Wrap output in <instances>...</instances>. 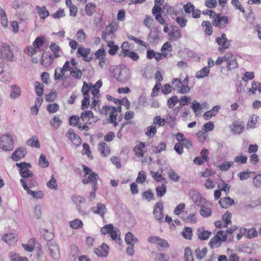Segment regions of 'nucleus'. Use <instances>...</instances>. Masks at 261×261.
Instances as JSON below:
<instances>
[{
    "mask_svg": "<svg viewBox=\"0 0 261 261\" xmlns=\"http://www.w3.org/2000/svg\"><path fill=\"white\" fill-rule=\"evenodd\" d=\"M121 111L120 106L117 108L113 106H103L101 110L102 113L109 115V122L113 124L114 126H116L118 121L120 120V117L119 114Z\"/></svg>",
    "mask_w": 261,
    "mask_h": 261,
    "instance_id": "nucleus-1",
    "label": "nucleus"
},
{
    "mask_svg": "<svg viewBox=\"0 0 261 261\" xmlns=\"http://www.w3.org/2000/svg\"><path fill=\"white\" fill-rule=\"evenodd\" d=\"M189 77L186 75L182 81L180 78H174L171 81L173 89L180 94L188 93L191 89L188 86Z\"/></svg>",
    "mask_w": 261,
    "mask_h": 261,
    "instance_id": "nucleus-2",
    "label": "nucleus"
},
{
    "mask_svg": "<svg viewBox=\"0 0 261 261\" xmlns=\"http://www.w3.org/2000/svg\"><path fill=\"white\" fill-rule=\"evenodd\" d=\"M45 43V38L42 36L38 37L33 42L32 44L27 46L23 53L29 57H33L38 52L41 51V47Z\"/></svg>",
    "mask_w": 261,
    "mask_h": 261,
    "instance_id": "nucleus-3",
    "label": "nucleus"
},
{
    "mask_svg": "<svg viewBox=\"0 0 261 261\" xmlns=\"http://www.w3.org/2000/svg\"><path fill=\"white\" fill-rule=\"evenodd\" d=\"M84 172V178L82 182L84 184H91L93 187H94V190H97V180L98 175L96 173L93 172L91 169L85 165H83Z\"/></svg>",
    "mask_w": 261,
    "mask_h": 261,
    "instance_id": "nucleus-4",
    "label": "nucleus"
},
{
    "mask_svg": "<svg viewBox=\"0 0 261 261\" xmlns=\"http://www.w3.org/2000/svg\"><path fill=\"white\" fill-rule=\"evenodd\" d=\"M100 231L103 234L109 233L112 239L118 244H120L122 242V240L120 239V231L119 229L118 228L114 227L111 224L106 225L102 227Z\"/></svg>",
    "mask_w": 261,
    "mask_h": 261,
    "instance_id": "nucleus-5",
    "label": "nucleus"
},
{
    "mask_svg": "<svg viewBox=\"0 0 261 261\" xmlns=\"http://www.w3.org/2000/svg\"><path fill=\"white\" fill-rule=\"evenodd\" d=\"M113 76L118 82H126L130 77V70L126 66L116 67L114 70Z\"/></svg>",
    "mask_w": 261,
    "mask_h": 261,
    "instance_id": "nucleus-6",
    "label": "nucleus"
},
{
    "mask_svg": "<svg viewBox=\"0 0 261 261\" xmlns=\"http://www.w3.org/2000/svg\"><path fill=\"white\" fill-rule=\"evenodd\" d=\"M0 148L4 151H11L14 148L13 136L6 134L0 137Z\"/></svg>",
    "mask_w": 261,
    "mask_h": 261,
    "instance_id": "nucleus-7",
    "label": "nucleus"
},
{
    "mask_svg": "<svg viewBox=\"0 0 261 261\" xmlns=\"http://www.w3.org/2000/svg\"><path fill=\"white\" fill-rule=\"evenodd\" d=\"M227 239L226 233L222 230L217 232L216 236H214L209 242V246L212 249L219 247L223 242Z\"/></svg>",
    "mask_w": 261,
    "mask_h": 261,
    "instance_id": "nucleus-8",
    "label": "nucleus"
},
{
    "mask_svg": "<svg viewBox=\"0 0 261 261\" xmlns=\"http://www.w3.org/2000/svg\"><path fill=\"white\" fill-rule=\"evenodd\" d=\"M0 54L3 60L8 62L13 61V53L10 45L6 43H3L0 45Z\"/></svg>",
    "mask_w": 261,
    "mask_h": 261,
    "instance_id": "nucleus-9",
    "label": "nucleus"
},
{
    "mask_svg": "<svg viewBox=\"0 0 261 261\" xmlns=\"http://www.w3.org/2000/svg\"><path fill=\"white\" fill-rule=\"evenodd\" d=\"M16 166L19 168V173L22 177L27 178L33 175L32 172L29 170L31 167L30 163L21 162L16 163Z\"/></svg>",
    "mask_w": 261,
    "mask_h": 261,
    "instance_id": "nucleus-10",
    "label": "nucleus"
},
{
    "mask_svg": "<svg viewBox=\"0 0 261 261\" xmlns=\"http://www.w3.org/2000/svg\"><path fill=\"white\" fill-rule=\"evenodd\" d=\"M118 28L117 24L115 22L111 23L109 25H107L106 29L102 33V39L106 41H109L111 39L113 35V33L115 32Z\"/></svg>",
    "mask_w": 261,
    "mask_h": 261,
    "instance_id": "nucleus-11",
    "label": "nucleus"
},
{
    "mask_svg": "<svg viewBox=\"0 0 261 261\" xmlns=\"http://www.w3.org/2000/svg\"><path fill=\"white\" fill-rule=\"evenodd\" d=\"M20 182H21L24 190L27 191V194L31 195L33 198L40 199L44 197V193L42 191H34L29 189L24 179L22 178L20 179Z\"/></svg>",
    "mask_w": 261,
    "mask_h": 261,
    "instance_id": "nucleus-12",
    "label": "nucleus"
},
{
    "mask_svg": "<svg viewBox=\"0 0 261 261\" xmlns=\"http://www.w3.org/2000/svg\"><path fill=\"white\" fill-rule=\"evenodd\" d=\"M199 207H200L199 213L204 218L209 217L212 215V204L206 200Z\"/></svg>",
    "mask_w": 261,
    "mask_h": 261,
    "instance_id": "nucleus-13",
    "label": "nucleus"
},
{
    "mask_svg": "<svg viewBox=\"0 0 261 261\" xmlns=\"http://www.w3.org/2000/svg\"><path fill=\"white\" fill-rule=\"evenodd\" d=\"M153 214L155 219L159 222L163 221V205L161 202H157L154 206Z\"/></svg>",
    "mask_w": 261,
    "mask_h": 261,
    "instance_id": "nucleus-14",
    "label": "nucleus"
},
{
    "mask_svg": "<svg viewBox=\"0 0 261 261\" xmlns=\"http://www.w3.org/2000/svg\"><path fill=\"white\" fill-rule=\"evenodd\" d=\"M189 196L193 202L198 206L201 205L206 200L198 192L196 191H190Z\"/></svg>",
    "mask_w": 261,
    "mask_h": 261,
    "instance_id": "nucleus-15",
    "label": "nucleus"
},
{
    "mask_svg": "<svg viewBox=\"0 0 261 261\" xmlns=\"http://www.w3.org/2000/svg\"><path fill=\"white\" fill-rule=\"evenodd\" d=\"M81 119L84 123H91L97 121V117L94 116L93 113L90 111H86L82 113Z\"/></svg>",
    "mask_w": 261,
    "mask_h": 261,
    "instance_id": "nucleus-16",
    "label": "nucleus"
},
{
    "mask_svg": "<svg viewBox=\"0 0 261 261\" xmlns=\"http://www.w3.org/2000/svg\"><path fill=\"white\" fill-rule=\"evenodd\" d=\"M228 17L226 16H223L221 14H217L213 19L214 25L220 28H225L228 23Z\"/></svg>",
    "mask_w": 261,
    "mask_h": 261,
    "instance_id": "nucleus-17",
    "label": "nucleus"
},
{
    "mask_svg": "<svg viewBox=\"0 0 261 261\" xmlns=\"http://www.w3.org/2000/svg\"><path fill=\"white\" fill-rule=\"evenodd\" d=\"M226 60V64L227 70H231L238 67V63L236 61L233 55L231 53H227L225 55Z\"/></svg>",
    "mask_w": 261,
    "mask_h": 261,
    "instance_id": "nucleus-18",
    "label": "nucleus"
},
{
    "mask_svg": "<svg viewBox=\"0 0 261 261\" xmlns=\"http://www.w3.org/2000/svg\"><path fill=\"white\" fill-rule=\"evenodd\" d=\"M17 235L15 233H6L2 236V240L9 245H13L16 242Z\"/></svg>",
    "mask_w": 261,
    "mask_h": 261,
    "instance_id": "nucleus-19",
    "label": "nucleus"
},
{
    "mask_svg": "<svg viewBox=\"0 0 261 261\" xmlns=\"http://www.w3.org/2000/svg\"><path fill=\"white\" fill-rule=\"evenodd\" d=\"M148 241L152 244H156L161 247L168 248L169 245L167 241L158 236H152L148 238Z\"/></svg>",
    "mask_w": 261,
    "mask_h": 261,
    "instance_id": "nucleus-20",
    "label": "nucleus"
},
{
    "mask_svg": "<svg viewBox=\"0 0 261 261\" xmlns=\"http://www.w3.org/2000/svg\"><path fill=\"white\" fill-rule=\"evenodd\" d=\"M66 137L75 145H79L81 143L80 137L75 134L71 128L68 129L66 134Z\"/></svg>",
    "mask_w": 261,
    "mask_h": 261,
    "instance_id": "nucleus-21",
    "label": "nucleus"
},
{
    "mask_svg": "<svg viewBox=\"0 0 261 261\" xmlns=\"http://www.w3.org/2000/svg\"><path fill=\"white\" fill-rule=\"evenodd\" d=\"M91 211L96 214L103 217L107 212V208L104 204L97 203L96 205L91 208Z\"/></svg>",
    "mask_w": 261,
    "mask_h": 261,
    "instance_id": "nucleus-22",
    "label": "nucleus"
},
{
    "mask_svg": "<svg viewBox=\"0 0 261 261\" xmlns=\"http://www.w3.org/2000/svg\"><path fill=\"white\" fill-rule=\"evenodd\" d=\"M26 152V149L24 148L19 147L14 151L11 158L15 161H18L24 157Z\"/></svg>",
    "mask_w": 261,
    "mask_h": 261,
    "instance_id": "nucleus-23",
    "label": "nucleus"
},
{
    "mask_svg": "<svg viewBox=\"0 0 261 261\" xmlns=\"http://www.w3.org/2000/svg\"><path fill=\"white\" fill-rule=\"evenodd\" d=\"M109 246L106 244L103 243L97 248L95 249L94 252L98 256L106 257L109 253Z\"/></svg>",
    "mask_w": 261,
    "mask_h": 261,
    "instance_id": "nucleus-24",
    "label": "nucleus"
},
{
    "mask_svg": "<svg viewBox=\"0 0 261 261\" xmlns=\"http://www.w3.org/2000/svg\"><path fill=\"white\" fill-rule=\"evenodd\" d=\"M216 42L221 46V47L219 48V51H221L222 49L227 48L229 46V41L226 38V35L224 34H223L220 38H217Z\"/></svg>",
    "mask_w": 261,
    "mask_h": 261,
    "instance_id": "nucleus-25",
    "label": "nucleus"
},
{
    "mask_svg": "<svg viewBox=\"0 0 261 261\" xmlns=\"http://www.w3.org/2000/svg\"><path fill=\"white\" fill-rule=\"evenodd\" d=\"M10 98L13 99L18 98L21 95V90L19 86L13 84L10 86Z\"/></svg>",
    "mask_w": 261,
    "mask_h": 261,
    "instance_id": "nucleus-26",
    "label": "nucleus"
},
{
    "mask_svg": "<svg viewBox=\"0 0 261 261\" xmlns=\"http://www.w3.org/2000/svg\"><path fill=\"white\" fill-rule=\"evenodd\" d=\"M90 53V49L88 48L84 47H79L77 48L76 56L77 57H83L86 61H89L90 59H88V56Z\"/></svg>",
    "mask_w": 261,
    "mask_h": 261,
    "instance_id": "nucleus-27",
    "label": "nucleus"
},
{
    "mask_svg": "<svg viewBox=\"0 0 261 261\" xmlns=\"http://www.w3.org/2000/svg\"><path fill=\"white\" fill-rule=\"evenodd\" d=\"M221 107L219 105L215 106L213 109L204 113L203 117L205 120H208L212 117L215 116L219 112Z\"/></svg>",
    "mask_w": 261,
    "mask_h": 261,
    "instance_id": "nucleus-28",
    "label": "nucleus"
},
{
    "mask_svg": "<svg viewBox=\"0 0 261 261\" xmlns=\"http://www.w3.org/2000/svg\"><path fill=\"white\" fill-rule=\"evenodd\" d=\"M211 231L204 230L203 227H200L197 229L198 238L201 240H206L211 236Z\"/></svg>",
    "mask_w": 261,
    "mask_h": 261,
    "instance_id": "nucleus-29",
    "label": "nucleus"
},
{
    "mask_svg": "<svg viewBox=\"0 0 261 261\" xmlns=\"http://www.w3.org/2000/svg\"><path fill=\"white\" fill-rule=\"evenodd\" d=\"M149 41L150 42H157L159 39V31L156 27L151 29L149 35Z\"/></svg>",
    "mask_w": 261,
    "mask_h": 261,
    "instance_id": "nucleus-30",
    "label": "nucleus"
},
{
    "mask_svg": "<svg viewBox=\"0 0 261 261\" xmlns=\"http://www.w3.org/2000/svg\"><path fill=\"white\" fill-rule=\"evenodd\" d=\"M231 128L232 131L236 134H239L244 130V127L243 124L240 121H234L233 122Z\"/></svg>",
    "mask_w": 261,
    "mask_h": 261,
    "instance_id": "nucleus-31",
    "label": "nucleus"
},
{
    "mask_svg": "<svg viewBox=\"0 0 261 261\" xmlns=\"http://www.w3.org/2000/svg\"><path fill=\"white\" fill-rule=\"evenodd\" d=\"M50 255L54 259H58L60 257V252L58 247L54 244H50L49 246Z\"/></svg>",
    "mask_w": 261,
    "mask_h": 261,
    "instance_id": "nucleus-32",
    "label": "nucleus"
},
{
    "mask_svg": "<svg viewBox=\"0 0 261 261\" xmlns=\"http://www.w3.org/2000/svg\"><path fill=\"white\" fill-rule=\"evenodd\" d=\"M243 233H245V236L248 239H252L257 236L258 233L256 229L252 227L249 229L242 228Z\"/></svg>",
    "mask_w": 261,
    "mask_h": 261,
    "instance_id": "nucleus-33",
    "label": "nucleus"
},
{
    "mask_svg": "<svg viewBox=\"0 0 261 261\" xmlns=\"http://www.w3.org/2000/svg\"><path fill=\"white\" fill-rule=\"evenodd\" d=\"M98 150L103 156H107L110 154V148L108 144L105 142H101L98 144Z\"/></svg>",
    "mask_w": 261,
    "mask_h": 261,
    "instance_id": "nucleus-34",
    "label": "nucleus"
},
{
    "mask_svg": "<svg viewBox=\"0 0 261 261\" xmlns=\"http://www.w3.org/2000/svg\"><path fill=\"white\" fill-rule=\"evenodd\" d=\"M145 143L142 142L136 145L134 149L135 154L138 157H142L145 152Z\"/></svg>",
    "mask_w": 261,
    "mask_h": 261,
    "instance_id": "nucleus-35",
    "label": "nucleus"
},
{
    "mask_svg": "<svg viewBox=\"0 0 261 261\" xmlns=\"http://www.w3.org/2000/svg\"><path fill=\"white\" fill-rule=\"evenodd\" d=\"M36 10H37L38 15L41 19L44 20L47 17L49 13L45 6L40 7L39 6H36Z\"/></svg>",
    "mask_w": 261,
    "mask_h": 261,
    "instance_id": "nucleus-36",
    "label": "nucleus"
},
{
    "mask_svg": "<svg viewBox=\"0 0 261 261\" xmlns=\"http://www.w3.org/2000/svg\"><path fill=\"white\" fill-rule=\"evenodd\" d=\"M125 241L128 245L134 246V245L138 242V239L133 233L129 232H127L125 235Z\"/></svg>",
    "mask_w": 261,
    "mask_h": 261,
    "instance_id": "nucleus-37",
    "label": "nucleus"
},
{
    "mask_svg": "<svg viewBox=\"0 0 261 261\" xmlns=\"http://www.w3.org/2000/svg\"><path fill=\"white\" fill-rule=\"evenodd\" d=\"M53 61L54 59L51 56L42 54L41 63L43 66L48 67L53 63Z\"/></svg>",
    "mask_w": 261,
    "mask_h": 261,
    "instance_id": "nucleus-38",
    "label": "nucleus"
},
{
    "mask_svg": "<svg viewBox=\"0 0 261 261\" xmlns=\"http://www.w3.org/2000/svg\"><path fill=\"white\" fill-rule=\"evenodd\" d=\"M233 200L229 197H225L219 200V203L222 208H228L233 203Z\"/></svg>",
    "mask_w": 261,
    "mask_h": 261,
    "instance_id": "nucleus-39",
    "label": "nucleus"
},
{
    "mask_svg": "<svg viewBox=\"0 0 261 261\" xmlns=\"http://www.w3.org/2000/svg\"><path fill=\"white\" fill-rule=\"evenodd\" d=\"M181 36V31L178 29H174L169 33V39L172 41L177 40Z\"/></svg>",
    "mask_w": 261,
    "mask_h": 261,
    "instance_id": "nucleus-40",
    "label": "nucleus"
},
{
    "mask_svg": "<svg viewBox=\"0 0 261 261\" xmlns=\"http://www.w3.org/2000/svg\"><path fill=\"white\" fill-rule=\"evenodd\" d=\"M107 42V46L110 47L108 53L111 56H114L119 49L118 46L115 45L114 42L112 41H108Z\"/></svg>",
    "mask_w": 261,
    "mask_h": 261,
    "instance_id": "nucleus-41",
    "label": "nucleus"
},
{
    "mask_svg": "<svg viewBox=\"0 0 261 261\" xmlns=\"http://www.w3.org/2000/svg\"><path fill=\"white\" fill-rule=\"evenodd\" d=\"M26 144L30 146L37 148L40 147V143L36 136H33L31 139L27 141Z\"/></svg>",
    "mask_w": 261,
    "mask_h": 261,
    "instance_id": "nucleus-42",
    "label": "nucleus"
},
{
    "mask_svg": "<svg viewBox=\"0 0 261 261\" xmlns=\"http://www.w3.org/2000/svg\"><path fill=\"white\" fill-rule=\"evenodd\" d=\"M11 261H29L26 257L21 256L18 254L10 252L9 254Z\"/></svg>",
    "mask_w": 261,
    "mask_h": 261,
    "instance_id": "nucleus-43",
    "label": "nucleus"
},
{
    "mask_svg": "<svg viewBox=\"0 0 261 261\" xmlns=\"http://www.w3.org/2000/svg\"><path fill=\"white\" fill-rule=\"evenodd\" d=\"M121 48L120 55L124 57H127V54L130 51V45L128 42H123L121 46Z\"/></svg>",
    "mask_w": 261,
    "mask_h": 261,
    "instance_id": "nucleus-44",
    "label": "nucleus"
},
{
    "mask_svg": "<svg viewBox=\"0 0 261 261\" xmlns=\"http://www.w3.org/2000/svg\"><path fill=\"white\" fill-rule=\"evenodd\" d=\"M210 69L207 67H204L202 69L198 71L196 73V77L197 79H201L206 77L210 73Z\"/></svg>",
    "mask_w": 261,
    "mask_h": 261,
    "instance_id": "nucleus-45",
    "label": "nucleus"
},
{
    "mask_svg": "<svg viewBox=\"0 0 261 261\" xmlns=\"http://www.w3.org/2000/svg\"><path fill=\"white\" fill-rule=\"evenodd\" d=\"M62 120L58 115H55L50 121V125L54 128H58L62 124Z\"/></svg>",
    "mask_w": 261,
    "mask_h": 261,
    "instance_id": "nucleus-46",
    "label": "nucleus"
},
{
    "mask_svg": "<svg viewBox=\"0 0 261 261\" xmlns=\"http://www.w3.org/2000/svg\"><path fill=\"white\" fill-rule=\"evenodd\" d=\"M71 76L77 80H79L82 77L83 72L81 70L76 67H72V69L70 72Z\"/></svg>",
    "mask_w": 261,
    "mask_h": 261,
    "instance_id": "nucleus-47",
    "label": "nucleus"
},
{
    "mask_svg": "<svg viewBox=\"0 0 261 261\" xmlns=\"http://www.w3.org/2000/svg\"><path fill=\"white\" fill-rule=\"evenodd\" d=\"M69 226L73 229H79L81 228L83 225V222L82 220L79 219H75L72 221L69 222Z\"/></svg>",
    "mask_w": 261,
    "mask_h": 261,
    "instance_id": "nucleus-48",
    "label": "nucleus"
},
{
    "mask_svg": "<svg viewBox=\"0 0 261 261\" xmlns=\"http://www.w3.org/2000/svg\"><path fill=\"white\" fill-rule=\"evenodd\" d=\"M258 116L255 115H253L249 117L247 123V128H253L255 127L256 123L257 121Z\"/></svg>",
    "mask_w": 261,
    "mask_h": 261,
    "instance_id": "nucleus-49",
    "label": "nucleus"
},
{
    "mask_svg": "<svg viewBox=\"0 0 261 261\" xmlns=\"http://www.w3.org/2000/svg\"><path fill=\"white\" fill-rule=\"evenodd\" d=\"M50 49L54 54V57L57 58L60 56V47L55 43H51L49 46Z\"/></svg>",
    "mask_w": 261,
    "mask_h": 261,
    "instance_id": "nucleus-50",
    "label": "nucleus"
},
{
    "mask_svg": "<svg viewBox=\"0 0 261 261\" xmlns=\"http://www.w3.org/2000/svg\"><path fill=\"white\" fill-rule=\"evenodd\" d=\"M39 165L42 168H47L49 166V162L47 161L45 154L42 153L39 159Z\"/></svg>",
    "mask_w": 261,
    "mask_h": 261,
    "instance_id": "nucleus-51",
    "label": "nucleus"
},
{
    "mask_svg": "<svg viewBox=\"0 0 261 261\" xmlns=\"http://www.w3.org/2000/svg\"><path fill=\"white\" fill-rule=\"evenodd\" d=\"M91 87H92L91 83H87L86 82L83 83V86L81 89L83 96H89V92L91 90Z\"/></svg>",
    "mask_w": 261,
    "mask_h": 261,
    "instance_id": "nucleus-52",
    "label": "nucleus"
},
{
    "mask_svg": "<svg viewBox=\"0 0 261 261\" xmlns=\"http://www.w3.org/2000/svg\"><path fill=\"white\" fill-rule=\"evenodd\" d=\"M46 186L50 189L54 190L58 189L57 181L54 175H51L50 180L46 183Z\"/></svg>",
    "mask_w": 261,
    "mask_h": 261,
    "instance_id": "nucleus-53",
    "label": "nucleus"
},
{
    "mask_svg": "<svg viewBox=\"0 0 261 261\" xmlns=\"http://www.w3.org/2000/svg\"><path fill=\"white\" fill-rule=\"evenodd\" d=\"M233 163L232 161L225 162L218 166V168L221 171H226L232 166Z\"/></svg>",
    "mask_w": 261,
    "mask_h": 261,
    "instance_id": "nucleus-54",
    "label": "nucleus"
},
{
    "mask_svg": "<svg viewBox=\"0 0 261 261\" xmlns=\"http://www.w3.org/2000/svg\"><path fill=\"white\" fill-rule=\"evenodd\" d=\"M257 91L261 92V83L253 81L252 83V87L249 89V91L252 94H255Z\"/></svg>",
    "mask_w": 261,
    "mask_h": 261,
    "instance_id": "nucleus-55",
    "label": "nucleus"
},
{
    "mask_svg": "<svg viewBox=\"0 0 261 261\" xmlns=\"http://www.w3.org/2000/svg\"><path fill=\"white\" fill-rule=\"evenodd\" d=\"M184 257L185 261H194L192 252L190 248L187 247L185 248Z\"/></svg>",
    "mask_w": 261,
    "mask_h": 261,
    "instance_id": "nucleus-56",
    "label": "nucleus"
},
{
    "mask_svg": "<svg viewBox=\"0 0 261 261\" xmlns=\"http://www.w3.org/2000/svg\"><path fill=\"white\" fill-rule=\"evenodd\" d=\"M207 248L204 247L202 249H200L199 248H197L195 250V254L196 255L197 258L199 259H201L203 257H204L206 253H207Z\"/></svg>",
    "mask_w": 261,
    "mask_h": 261,
    "instance_id": "nucleus-57",
    "label": "nucleus"
},
{
    "mask_svg": "<svg viewBox=\"0 0 261 261\" xmlns=\"http://www.w3.org/2000/svg\"><path fill=\"white\" fill-rule=\"evenodd\" d=\"M156 192L158 196L163 197L166 192V186L163 184L160 186H158L156 188Z\"/></svg>",
    "mask_w": 261,
    "mask_h": 261,
    "instance_id": "nucleus-58",
    "label": "nucleus"
},
{
    "mask_svg": "<svg viewBox=\"0 0 261 261\" xmlns=\"http://www.w3.org/2000/svg\"><path fill=\"white\" fill-rule=\"evenodd\" d=\"M166 145L164 142H161L157 146L152 147V151L155 153H159L166 150Z\"/></svg>",
    "mask_w": 261,
    "mask_h": 261,
    "instance_id": "nucleus-59",
    "label": "nucleus"
},
{
    "mask_svg": "<svg viewBox=\"0 0 261 261\" xmlns=\"http://www.w3.org/2000/svg\"><path fill=\"white\" fill-rule=\"evenodd\" d=\"M231 214L228 212H226L222 216V219L224 222V226L227 227L231 223Z\"/></svg>",
    "mask_w": 261,
    "mask_h": 261,
    "instance_id": "nucleus-60",
    "label": "nucleus"
},
{
    "mask_svg": "<svg viewBox=\"0 0 261 261\" xmlns=\"http://www.w3.org/2000/svg\"><path fill=\"white\" fill-rule=\"evenodd\" d=\"M96 6L94 3H89L86 5L85 10L87 15L91 16L95 11Z\"/></svg>",
    "mask_w": 261,
    "mask_h": 261,
    "instance_id": "nucleus-61",
    "label": "nucleus"
},
{
    "mask_svg": "<svg viewBox=\"0 0 261 261\" xmlns=\"http://www.w3.org/2000/svg\"><path fill=\"white\" fill-rule=\"evenodd\" d=\"M64 71L60 67L55 69L54 77L56 80H60L64 76Z\"/></svg>",
    "mask_w": 261,
    "mask_h": 261,
    "instance_id": "nucleus-62",
    "label": "nucleus"
},
{
    "mask_svg": "<svg viewBox=\"0 0 261 261\" xmlns=\"http://www.w3.org/2000/svg\"><path fill=\"white\" fill-rule=\"evenodd\" d=\"M76 36L79 42H83L86 40V35L82 29H80L77 32Z\"/></svg>",
    "mask_w": 261,
    "mask_h": 261,
    "instance_id": "nucleus-63",
    "label": "nucleus"
},
{
    "mask_svg": "<svg viewBox=\"0 0 261 261\" xmlns=\"http://www.w3.org/2000/svg\"><path fill=\"white\" fill-rule=\"evenodd\" d=\"M146 174L145 171H141L138 173V176L136 178L137 182L139 184H143L146 180Z\"/></svg>",
    "mask_w": 261,
    "mask_h": 261,
    "instance_id": "nucleus-64",
    "label": "nucleus"
}]
</instances>
